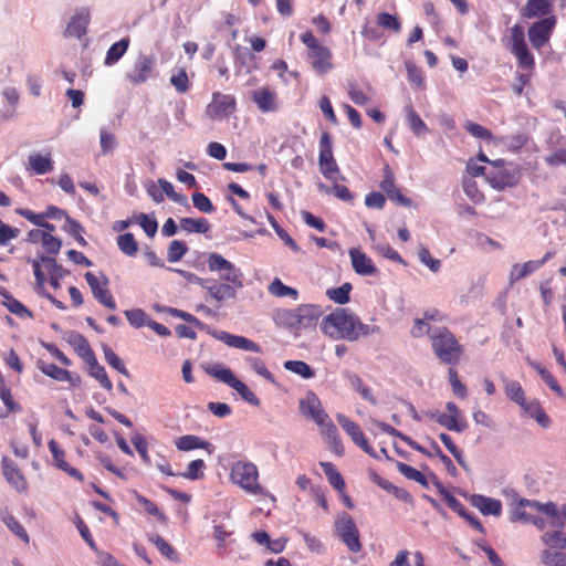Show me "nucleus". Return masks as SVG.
<instances>
[{
    "label": "nucleus",
    "instance_id": "f257e3e1",
    "mask_svg": "<svg viewBox=\"0 0 566 566\" xmlns=\"http://www.w3.org/2000/svg\"><path fill=\"white\" fill-rule=\"evenodd\" d=\"M321 332L333 340L356 342L379 332V327L364 324L349 308L336 307L319 323Z\"/></svg>",
    "mask_w": 566,
    "mask_h": 566
},
{
    "label": "nucleus",
    "instance_id": "f03ea898",
    "mask_svg": "<svg viewBox=\"0 0 566 566\" xmlns=\"http://www.w3.org/2000/svg\"><path fill=\"white\" fill-rule=\"evenodd\" d=\"M323 310L315 304H301L295 308H279L273 316L279 327L286 328L295 335L303 331L315 327Z\"/></svg>",
    "mask_w": 566,
    "mask_h": 566
},
{
    "label": "nucleus",
    "instance_id": "7ed1b4c3",
    "mask_svg": "<svg viewBox=\"0 0 566 566\" xmlns=\"http://www.w3.org/2000/svg\"><path fill=\"white\" fill-rule=\"evenodd\" d=\"M230 480L249 494L274 499L273 495L260 484L259 469L250 461L240 460L234 462L231 467Z\"/></svg>",
    "mask_w": 566,
    "mask_h": 566
},
{
    "label": "nucleus",
    "instance_id": "20e7f679",
    "mask_svg": "<svg viewBox=\"0 0 566 566\" xmlns=\"http://www.w3.org/2000/svg\"><path fill=\"white\" fill-rule=\"evenodd\" d=\"M300 40L306 48V59L316 74L325 75L334 69L331 49L323 45L311 30L303 32Z\"/></svg>",
    "mask_w": 566,
    "mask_h": 566
},
{
    "label": "nucleus",
    "instance_id": "39448f33",
    "mask_svg": "<svg viewBox=\"0 0 566 566\" xmlns=\"http://www.w3.org/2000/svg\"><path fill=\"white\" fill-rule=\"evenodd\" d=\"M434 355L444 364L455 366L460 363L463 348L455 336L447 328L440 327L430 334Z\"/></svg>",
    "mask_w": 566,
    "mask_h": 566
},
{
    "label": "nucleus",
    "instance_id": "423d86ee",
    "mask_svg": "<svg viewBox=\"0 0 566 566\" xmlns=\"http://www.w3.org/2000/svg\"><path fill=\"white\" fill-rule=\"evenodd\" d=\"M521 171L517 165H506L503 159L493 160L486 171V180L496 190L517 185Z\"/></svg>",
    "mask_w": 566,
    "mask_h": 566
},
{
    "label": "nucleus",
    "instance_id": "0eeeda50",
    "mask_svg": "<svg viewBox=\"0 0 566 566\" xmlns=\"http://www.w3.org/2000/svg\"><path fill=\"white\" fill-rule=\"evenodd\" d=\"M509 32L507 46L516 57L518 67L532 72L535 67V59L527 48L524 29L520 24H514Z\"/></svg>",
    "mask_w": 566,
    "mask_h": 566
},
{
    "label": "nucleus",
    "instance_id": "6e6552de",
    "mask_svg": "<svg viewBox=\"0 0 566 566\" xmlns=\"http://www.w3.org/2000/svg\"><path fill=\"white\" fill-rule=\"evenodd\" d=\"M335 533L342 543L352 553H359L363 548L359 530L353 517L346 513H339L334 523Z\"/></svg>",
    "mask_w": 566,
    "mask_h": 566
},
{
    "label": "nucleus",
    "instance_id": "1a4fd4ad",
    "mask_svg": "<svg viewBox=\"0 0 566 566\" xmlns=\"http://www.w3.org/2000/svg\"><path fill=\"white\" fill-rule=\"evenodd\" d=\"M527 507L537 513H543L549 517H557L558 515V509L553 502L542 503L536 500L520 499L511 512L510 520L512 522H523L528 524L530 520L535 516V514L527 512Z\"/></svg>",
    "mask_w": 566,
    "mask_h": 566
},
{
    "label": "nucleus",
    "instance_id": "9d476101",
    "mask_svg": "<svg viewBox=\"0 0 566 566\" xmlns=\"http://www.w3.org/2000/svg\"><path fill=\"white\" fill-rule=\"evenodd\" d=\"M208 268L212 272H219L226 284H230L234 289L242 287V272L222 255L211 253L208 258Z\"/></svg>",
    "mask_w": 566,
    "mask_h": 566
},
{
    "label": "nucleus",
    "instance_id": "9b49d317",
    "mask_svg": "<svg viewBox=\"0 0 566 566\" xmlns=\"http://www.w3.org/2000/svg\"><path fill=\"white\" fill-rule=\"evenodd\" d=\"M156 73V57L151 54L139 53L130 70L126 73V78L133 85L146 83Z\"/></svg>",
    "mask_w": 566,
    "mask_h": 566
},
{
    "label": "nucleus",
    "instance_id": "f8f14e48",
    "mask_svg": "<svg viewBox=\"0 0 566 566\" xmlns=\"http://www.w3.org/2000/svg\"><path fill=\"white\" fill-rule=\"evenodd\" d=\"M300 411L305 418L313 420L321 430L333 422L323 409L319 399L312 391L307 392L305 398L301 399Z\"/></svg>",
    "mask_w": 566,
    "mask_h": 566
},
{
    "label": "nucleus",
    "instance_id": "ddd939ff",
    "mask_svg": "<svg viewBox=\"0 0 566 566\" xmlns=\"http://www.w3.org/2000/svg\"><path fill=\"white\" fill-rule=\"evenodd\" d=\"M556 17L549 15L534 22L527 31L528 40L534 49L541 50L548 43L556 25Z\"/></svg>",
    "mask_w": 566,
    "mask_h": 566
},
{
    "label": "nucleus",
    "instance_id": "4468645a",
    "mask_svg": "<svg viewBox=\"0 0 566 566\" xmlns=\"http://www.w3.org/2000/svg\"><path fill=\"white\" fill-rule=\"evenodd\" d=\"M85 281L88 284L93 296L109 310L116 308V302L108 290V279L103 275L98 279L92 272L85 273Z\"/></svg>",
    "mask_w": 566,
    "mask_h": 566
},
{
    "label": "nucleus",
    "instance_id": "2eb2a0df",
    "mask_svg": "<svg viewBox=\"0 0 566 566\" xmlns=\"http://www.w3.org/2000/svg\"><path fill=\"white\" fill-rule=\"evenodd\" d=\"M337 421L343 430L352 438L353 442L364 450L368 455L378 459V455L373 447L368 443L360 427L343 415L337 416Z\"/></svg>",
    "mask_w": 566,
    "mask_h": 566
},
{
    "label": "nucleus",
    "instance_id": "dca6fc26",
    "mask_svg": "<svg viewBox=\"0 0 566 566\" xmlns=\"http://www.w3.org/2000/svg\"><path fill=\"white\" fill-rule=\"evenodd\" d=\"M384 178L379 184L380 189L386 193L387 198L398 206L411 207L412 200L402 195L399 188L395 184V176L389 165L384 167Z\"/></svg>",
    "mask_w": 566,
    "mask_h": 566
},
{
    "label": "nucleus",
    "instance_id": "f3484780",
    "mask_svg": "<svg viewBox=\"0 0 566 566\" xmlns=\"http://www.w3.org/2000/svg\"><path fill=\"white\" fill-rule=\"evenodd\" d=\"M555 255V251H547L541 260H530L522 264L515 263L512 265L510 271L509 281L510 284L521 281L522 279L533 274L539 268H542L547 261Z\"/></svg>",
    "mask_w": 566,
    "mask_h": 566
},
{
    "label": "nucleus",
    "instance_id": "a211bd4d",
    "mask_svg": "<svg viewBox=\"0 0 566 566\" xmlns=\"http://www.w3.org/2000/svg\"><path fill=\"white\" fill-rule=\"evenodd\" d=\"M235 106L234 96L216 92L212 94V101L207 107V114L213 119H220L232 113Z\"/></svg>",
    "mask_w": 566,
    "mask_h": 566
},
{
    "label": "nucleus",
    "instance_id": "6ab92c4d",
    "mask_svg": "<svg viewBox=\"0 0 566 566\" xmlns=\"http://www.w3.org/2000/svg\"><path fill=\"white\" fill-rule=\"evenodd\" d=\"M2 473L7 482L18 492H24L28 489V481L18 464L7 455L1 458Z\"/></svg>",
    "mask_w": 566,
    "mask_h": 566
},
{
    "label": "nucleus",
    "instance_id": "aec40b11",
    "mask_svg": "<svg viewBox=\"0 0 566 566\" xmlns=\"http://www.w3.org/2000/svg\"><path fill=\"white\" fill-rule=\"evenodd\" d=\"M48 447H49V450L52 454V458H53V462H54V465L65 472L69 476L73 478L74 480L78 481V482H83L84 481V475L83 473L77 470L76 468H73L71 467L65 458H66V453L63 449L60 448L59 443L52 439L48 442Z\"/></svg>",
    "mask_w": 566,
    "mask_h": 566
},
{
    "label": "nucleus",
    "instance_id": "412c9836",
    "mask_svg": "<svg viewBox=\"0 0 566 566\" xmlns=\"http://www.w3.org/2000/svg\"><path fill=\"white\" fill-rule=\"evenodd\" d=\"M214 338L224 343L229 347L249 350L253 353H261V347L255 342L240 335H233L224 331L213 333Z\"/></svg>",
    "mask_w": 566,
    "mask_h": 566
},
{
    "label": "nucleus",
    "instance_id": "4be33fe9",
    "mask_svg": "<svg viewBox=\"0 0 566 566\" xmlns=\"http://www.w3.org/2000/svg\"><path fill=\"white\" fill-rule=\"evenodd\" d=\"M441 493L444 496V500L448 504V506L458 513L461 517H463L472 527H474L478 532L484 534L485 530L482 523L473 516L471 513L468 512L465 506L450 492L441 488Z\"/></svg>",
    "mask_w": 566,
    "mask_h": 566
},
{
    "label": "nucleus",
    "instance_id": "5701e85b",
    "mask_svg": "<svg viewBox=\"0 0 566 566\" xmlns=\"http://www.w3.org/2000/svg\"><path fill=\"white\" fill-rule=\"evenodd\" d=\"M39 369L46 376L57 381H69L72 387H78L81 385L80 376H73L69 370L56 366L53 363H44L40 360L38 363Z\"/></svg>",
    "mask_w": 566,
    "mask_h": 566
},
{
    "label": "nucleus",
    "instance_id": "b1692460",
    "mask_svg": "<svg viewBox=\"0 0 566 566\" xmlns=\"http://www.w3.org/2000/svg\"><path fill=\"white\" fill-rule=\"evenodd\" d=\"M349 256L354 271L360 275H374L377 273L373 260L364 252L358 249H350Z\"/></svg>",
    "mask_w": 566,
    "mask_h": 566
},
{
    "label": "nucleus",
    "instance_id": "393cba45",
    "mask_svg": "<svg viewBox=\"0 0 566 566\" xmlns=\"http://www.w3.org/2000/svg\"><path fill=\"white\" fill-rule=\"evenodd\" d=\"M175 446L179 451L184 452L196 449H203L207 451L208 454H212L214 451V447L212 443L195 434H186L178 438L175 441Z\"/></svg>",
    "mask_w": 566,
    "mask_h": 566
},
{
    "label": "nucleus",
    "instance_id": "a878e982",
    "mask_svg": "<svg viewBox=\"0 0 566 566\" xmlns=\"http://www.w3.org/2000/svg\"><path fill=\"white\" fill-rule=\"evenodd\" d=\"M90 22V12L86 9H81L72 17L65 29L66 36L81 38L86 33Z\"/></svg>",
    "mask_w": 566,
    "mask_h": 566
},
{
    "label": "nucleus",
    "instance_id": "bb28decb",
    "mask_svg": "<svg viewBox=\"0 0 566 566\" xmlns=\"http://www.w3.org/2000/svg\"><path fill=\"white\" fill-rule=\"evenodd\" d=\"M252 98L263 113L273 112L277 108L276 94L270 87H261L254 91Z\"/></svg>",
    "mask_w": 566,
    "mask_h": 566
},
{
    "label": "nucleus",
    "instance_id": "cd10ccee",
    "mask_svg": "<svg viewBox=\"0 0 566 566\" xmlns=\"http://www.w3.org/2000/svg\"><path fill=\"white\" fill-rule=\"evenodd\" d=\"M551 10V0H527L521 10V15L525 19L546 18Z\"/></svg>",
    "mask_w": 566,
    "mask_h": 566
},
{
    "label": "nucleus",
    "instance_id": "c85d7f7f",
    "mask_svg": "<svg viewBox=\"0 0 566 566\" xmlns=\"http://www.w3.org/2000/svg\"><path fill=\"white\" fill-rule=\"evenodd\" d=\"M471 503L483 515L499 516L502 513V503L496 499L476 494L472 496Z\"/></svg>",
    "mask_w": 566,
    "mask_h": 566
},
{
    "label": "nucleus",
    "instance_id": "c756f323",
    "mask_svg": "<svg viewBox=\"0 0 566 566\" xmlns=\"http://www.w3.org/2000/svg\"><path fill=\"white\" fill-rule=\"evenodd\" d=\"M375 424L382 431V432H386L387 434L389 436H394V437H397L399 438L400 440H402L406 444H408L411 449L422 453L423 455L426 457H432V453L430 451H428L426 448H423L422 446H420L418 442H416L415 440H412L409 436H406L405 433L398 431L396 428H394L392 426L386 423V422H381V421H376Z\"/></svg>",
    "mask_w": 566,
    "mask_h": 566
},
{
    "label": "nucleus",
    "instance_id": "7c9ffc66",
    "mask_svg": "<svg viewBox=\"0 0 566 566\" xmlns=\"http://www.w3.org/2000/svg\"><path fill=\"white\" fill-rule=\"evenodd\" d=\"M86 363L88 365L90 375L94 377L104 389L108 391L112 390L113 384L109 380L105 368L97 361L94 353L90 354V358H86Z\"/></svg>",
    "mask_w": 566,
    "mask_h": 566
},
{
    "label": "nucleus",
    "instance_id": "2f4dec72",
    "mask_svg": "<svg viewBox=\"0 0 566 566\" xmlns=\"http://www.w3.org/2000/svg\"><path fill=\"white\" fill-rule=\"evenodd\" d=\"M2 296V304L9 312L19 316L20 318H32L33 314L29 311L19 300L14 298L6 289L0 290Z\"/></svg>",
    "mask_w": 566,
    "mask_h": 566
},
{
    "label": "nucleus",
    "instance_id": "473e14b6",
    "mask_svg": "<svg viewBox=\"0 0 566 566\" xmlns=\"http://www.w3.org/2000/svg\"><path fill=\"white\" fill-rule=\"evenodd\" d=\"M321 434L328 443L332 452H334L338 457L344 455L345 448L334 422H332L329 426L321 430Z\"/></svg>",
    "mask_w": 566,
    "mask_h": 566
},
{
    "label": "nucleus",
    "instance_id": "72a5a7b5",
    "mask_svg": "<svg viewBox=\"0 0 566 566\" xmlns=\"http://www.w3.org/2000/svg\"><path fill=\"white\" fill-rule=\"evenodd\" d=\"M504 390L512 401L516 402L523 409H525L528 402L525 399L524 390L521 384L516 380L503 379Z\"/></svg>",
    "mask_w": 566,
    "mask_h": 566
},
{
    "label": "nucleus",
    "instance_id": "f704fd0d",
    "mask_svg": "<svg viewBox=\"0 0 566 566\" xmlns=\"http://www.w3.org/2000/svg\"><path fill=\"white\" fill-rule=\"evenodd\" d=\"M29 165L36 175H44L53 170L51 155L32 154L29 156Z\"/></svg>",
    "mask_w": 566,
    "mask_h": 566
},
{
    "label": "nucleus",
    "instance_id": "c9c22d12",
    "mask_svg": "<svg viewBox=\"0 0 566 566\" xmlns=\"http://www.w3.org/2000/svg\"><path fill=\"white\" fill-rule=\"evenodd\" d=\"M319 467L323 469L331 485L338 492H344L346 489V484L342 474L337 471L336 467L332 462L323 461L319 462Z\"/></svg>",
    "mask_w": 566,
    "mask_h": 566
},
{
    "label": "nucleus",
    "instance_id": "e433bc0d",
    "mask_svg": "<svg viewBox=\"0 0 566 566\" xmlns=\"http://www.w3.org/2000/svg\"><path fill=\"white\" fill-rule=\"evenodd\" d=\"M180 229L188 233H207L210 223L206 218H182L180 219Z\"/></svg>",
    "mask_w": 566,
    "mask_h": 566
},
{
    "label": "nucleus",
    "instance_id": "4c0bfd02",
    "mask_svg": "<svg viewBox=\"0 0 566 566\" xmlns=\"http://www.w3.org/2000/svg\"><path fill=\"white\" fill-rule=\"evenodd\" d=\"M129 46V39L124 38L119 40L118 42H115L111 45L106 53V57L104 63L106 65H113L115 64L127 51Z\"/></svg>",
    "mask_w": 566,
    "mask_h": 566
},
{
    "label": "nucleus",
    "instance_id": "58836bf2",
    "mask_svg": "<svg viewBox=\"0 0 566 566\" xmlns=\"http://www.w3.org/2000/svg\"><path fill=\"white\" fill-rule=\"evenodd\" d=\"M268 291L270 294L276 297H285L290 296L293 300L298 297L297 290L285 285L279 277H275L270 285L268 286Z\"/></svg>",
    "mask_w": 566,
    "mask_h": 566
},
{
    "label": "nucleus",
    "instance_id": "ea45409f",
    "mask_svg": "<svg viewBox=\"0 0 566 566\" xmlns=\"http://www.w3.org/2000/svg\"><path fill=\"white\" fill-rule=\"evenodd\" d=\"M541 539L551 548L566 549V533L563 531L546 532Z\"/></svg>",
    "mask_w": 566,
    "mask_h": 566
},
{
    "label": "nucleus",
    "instance_id": "a19ab883",
    "mask_svg": "<svg viewBox=\"0 0 566 566\" xmlns=\"http://www.w3.org/2000/svg\"><path fill=\"white\" fill-rule=\"evenodd\" d=\"M117 245L118 249L128 256H135L138 252V243L130 232L118 235Z\"/></svg>",
    "mask_w": 566,
    "mask_h": 566
},
{
    "label": "nucleus",
    "instance_id": "79ce46f5",
    "mask_svg": "<svg viewBox=\"0 0 566 566\" xmlns=\"http://www.w3.org/2000/svg\"><path fill=\"white\" fill-rule=\"evenodd\" d=\"M209 294L217 301H223L227 298H233L235 296V289L226 283H213L208 287Z\"/></svg>",
    "mask_w": 566,
    "mask_h": 566
},
{
    "label": "nucleus",
    "instance_id": "37998d69",
    "mask_svg": "<svg viewBox=\"0 0 566 566\" xmlns=\"http://www.w3.org/2000/svg\"><path fill=\"white\" fill-rule=\"evenodd\" d=\"M352 289V284L345 282L339 287L328 289L326 291V295L331 301L343 305L349 302V294Z\"/></svg>",
    "mask_w": 566,
    "mask_h": 566
},
{
    "label": "nucleus",
    "instance_id": "c03bdc74",
    "mask_svg": "<svg viewBox=\"0 0 566 566\" xmlns=\"http://www.w3.org/2000/svg\"><path fill=\"white\" fill-rule=\"evenodd\" d=\"M436 421L446 429L455 432H463L468 427V423L463 419H457L446 413L438 415Z\"/></svg>",
    "mask_w": 566,
    "mask_h": 566
},
{
    "label": "nucleus",
    "instance_id": "a18cd8bd",
    "mask_svg": "<svg viewBox=\"0 0 566 566\" xmlns=\"http://www.w3.org/2000/svg\"><path fill=\"white\" fill-rule=\"evenodd\" d=\"M150 542L156 546V548L160 552L163 556L168 558L171 562L178 560V554L172 548V546L160 535L151 536Z\"/></svg>",
    "mask_w": 566,
    "mask_h": 566
},
{
    "label": "nucleus",
    "instance_id": "49530a36",
    "mask_svg": "<svg viewBox=\"0 0 566 566\" xmlns=\"http://www.w3.org/2000/svg\"><path fill=\"white\" fill-rule=\"evenodd\" d=\"M206 469V463L202 459L192 460L188 465L187 470L182 473H178V476H182L187 480H198L203 478V470Z\"/></svg>",
    "mask_w": 566,
    "mask_h": 566
},
{
    "label": "nucleus",
    "instance_id": "de8ad7c7",
    "mask_svg": "<svg viewBox=\"0 0 566 566\" xmlns=\"http://www.w3.org/2000/svg\"><path fill=\"white\" fill-rule=\"evenodd\" d=\"M318 188L326 193L333 192L338 199L346 202H350L354 199L352 191L346 186L337 184V181L333 182V187L319 184Z\"/></svg>",
    "mask_w": 566,
    "mask_h": 566
},
{
    "label": "nucleus",
    "instance_id": "09e8293b",
    "mask_svg": "<svg viewBox=\"0 0 566 566\" xmlns=\"http://www.w3.org/2000/svg\"><path fill=\"white\" fill-rule=\"evenodd\" d=\"M398 471L407 479L412 480L421 484L422 486H428L427 478L419 470L403 463H397Z\"/></svg>",
    "mask_w": 566,
    "mask_h": 566
},
{
    "label": "nucleus",
    "instance_id": "8fccbe9b",
    "mask_svg": "<svg viewBox=\"0 0 566 566\" xmlns=\"http://www.w3.org/2000/svg\"><path fill=\"white\" fill-rule=\"evenodd\" d=\"M334 159L332 138L328 133H323L319 139V156L318 164H325L326 161Z\"/></svg>",
    "mask_w": 566,
    "mask_h": 566
},
{
    "label": "nucleus",
    "instance_id": "3c124183",
    "mask_svg": "<svg viewBox=\"0 0 566 566\" xmlns=\"http://www.w3.org/2000/svg\"><path fill=\"white\" fill-rule=\"evenodd\" d=\"M284 368L306 379L314 376L311 366L302 360H287L284 363Z\"/></svg>",
    "mask_w": 566,
    "mask_h": 566
},
{
    "label": "nucleus",
    "instance_id": "603ef678",
    "mask_svg": "<svg viewBox=\"0 0 566 566\" xmlns=\"http://www.w3.org/2000/svg\"><path fill=\"white\" fill-rule=\"evenodd\" d=\"M377 24L396 33H398L401 29V23L398 17L387 12H380L377 14Z\"/></svg>",
    "mask_w": 566,
    "mask_h": 566
},
{
    "label": "nucleus",
    "instance_id": "864d4df0",
    "mask_svg": "<svg viewBox=\"0 0 566 566\" xmlns=\"http://www.w3.org/2000/svg\"><path fill=\"white\" fill-rule=\"evenodd\" d=\"M187 251L188 247L184 241L174 240L169 244L167 260L171 263L178 262L184 258Z\"/></svg>",
    "mask_w": 566,
    "mask_h": 566
},
{
    "label": "nucleus",
    "instance_id": "5fc2aeb1",
    "mask_svg": "<svg viewBox=\"0 0 566 566\" xmlns=\"http://www.w3.org/2000/svg\"><path fill=\"white\" fill-rule=\"evenodd\" d=\"M125 316L129 324L136 328L143 327L145 325L148 326V323L150 322L148 315L140 308L127 310L125 311Z\"/></svg>",
    "mask_w": 566,
    "mask_h": 566
},
{
    "label": "nucleus",
    "instance_id": "6e6d98bb",
    "mask_svg": "<svg viewBox=\"0 0 566 566\" xmlns=\"http://www.w3.org/2000/svg\"><path fill=\"white\" fill-rule=\"evenodd\" d=\"M448 375H449V381L452 387L453 394L461 399L467 398V396H468L467 387L461 382L458 371L454 368V366H451L449 368Z\"/></svg>",
    "mask_w": 566,
    "mask_h": 566
},
{
    "label": "nucleus",
    "instance_id": "4d7b16f0",
    "mask_svg": "<svg viewBox=\"0 0 566 566\" xmlns=\"http://www.w3.org/2000/svg\"><path fill=\"white\" fill-rule=\"evenodd\" d=\"M209 374L218 380L227 384L229 387H231L238 379L230 368L222 367L221 365L212 367L209 370Z\"/></svg>",
    "mask_w": 566,
    "mask_h": 566
},
{
    "label": "nucleus",
    "instance_id": "13d9d810",
    "mask_svg": "<svg viewBox=\"0 0 566 566\" xmlns=\"http://www.w3.org/2000/svg\"><path fill=\"white\" fill-rule=\"evenodd\" d=\"M231 388H233L241 396V398L244 399L247 402H249L253 406L260 405V399L240 379H237V381H234V384H232Z\"/></svg>",
    "mask_w": 566,
    "mask_h": 566
},
{
    "label": "nucleus",
    "instance_id": "bf43d9fd",
    "mask_svg": "<svg viewBox=\"0 0 566 566\" xmlns=\"http://www.w3.org/2000/svg\"><path fill=\"white\" fill-rule=\"evenodd\" d=\"M319 165V170L322 172V175L331 180L332 182H335L338 180V177L344 180L345 178L343 176H340V171H339V168L337 166V163L334 159H331L328 161H326L325 164H318Z\"/></svg>",
    "mask_w": 566,
    "mask_h": 566
},
{
    "label": "nucleus",
    "instance_id": "052dcab7",
    "mask_svg": "<svg viewBox=\"0 0 566 566\" xmlns=\"http://www.w3.org/2000/svg\"><path fill=\"white\" fill-rule=\"evenodd\" d=\"M542 562L546 566H566V553L546 549L542 554Z\"/></svg>",
    "mask_w": 566,
    "mask_h": 566
},
{
    "label": "nucleus",
    "instance_id": "680f3d73",
    "mask_svg": "<svg viewBox=\"0 0 566 566\" xmlns=\"http://www.w3.org/2000/svg\"><path fill=\"white\" fill-rule=\"evenodd\" d=\"M530 412V415L544 428L548 427L551 423V419L544 411V409L537 402H530L527 407L524 409Z\"/></svg>",
    "mask_w": 566,
    "mask_h": 566
},
{
    "label": "nucleus",
    "instance_id": "e2e57ef3",
    "mask_svg": "<svg viewBox=\"0 0 566 566\" xmlns=\"http://www.w3.org/2000/svg\"><path fill=\"white\" fill-rule=\"evenodd\" d=\"M408 80L419 88L424 87V77L422 70L412 62L406 63Z\"/></svg>",
    "mask_w": 566,
    "mask_h": 566
},
{
    "label": "nucleus",
    "instance_id": "0e129e2a",
    "mask_svg": "<svg viewBox=\"0 0 566 566\" xmlns=\"http://www.w3.org/2000/svg\"><path fill=\"white\" fill-rule=\"evenodd\" d=\"M104 357L109 366H112L118 373L128 376V370L125 367V364L112 348L104 347Z\"/></svg>",
    "mask_w": 566,
    "mask_h": 566
},
{
    "label": "nucleus",
    "instance_id": "69168bd1",
    "mask_svg": "<svg viewBox=\"0 0 566 566\" xmlns=\"http://www.w3.org/2000/svg\"><path fill=\"white\" fill-rule=\"evenodd\" d=\"M132 443L138 452L139 457L144 461V463H150V457L148 454V442L146 438L142 434H135L132 437Z\"/></svg>",
    "mask_w": 566,
    "mask_h": 566
},
{
    "label": "nucleus",
    "instance_id": "338daca9",
    "mask_svg": "<svg viewBox=\"0 0 566 566\" xmlns=\"http://www.w3.org/2000/svg\"><path fill=\"white\" fill-rule=\"evenodd\" d=\"M170 83L178 93H186L190 86L186 70L181 69L177 74H174L170 77Z\"/></svg>",
    "mask_w": 566,
    "mask_h": 566
},
{
    "label": "nucleus",
    "instance_id": "774afa93",
    "mask_svg": "<svg viewBox=\"0 0 566 566\" xmlns=\"http://www.w3.org/2000/svg\"><path fill=\"white\" fill-rule=\"evenodd\" d=\"M545 163L552 167L566 166V148H556L545 157Z\"/></svg>",
    "mask_w": 566,
    "mask_h": 566
}]
</instances>
